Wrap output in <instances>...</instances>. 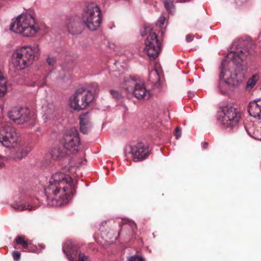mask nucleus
Segmentation results:
<instances>
[{"label": "nucleus", "mask_w": 261, "mask_h": 261, "mask_svg": "<svg viewBox=\"0 0 261 261\" xmlns=\"http://www.w3.org/2000/svg\"><path fill=\"white\" fill-rule=\"evenodd\" d=\"M245 44L242 41H240L239 44H233L236 50L227 54V59L231 60V63L226 60L222 63L218 88L222 94L227 92L229 86H239L245 81L247 66L244 60L249 55L248 47L242 46Z\"/></svg>", "instance_id": "1"}, {"label": "nucleus", "mask_w": 261, "mask_h": 261, "mask_svg": "<svg viewBox=\"0 0 261 261\" xmlns=\"http://www.w3.org/2000/svg\"><path fill=\"white\" fill-rule=\"evenodd\" d=\"M76 182L68 174L57 172L49 180L45 189L47 204L53 206H61L67 203L75 191Z\"/></svg>", "instance_id": "2"}, {"label": "nucleus", "mask_w": 261, "mask_h": 261, "mask_svg": "<svg viewBox=\"0 0 261 261\" xmlns=\"http://www.w3.org/2000/svg\"><path fill=\"white\" fill-rule=\"evenodd\" d=\"M40 55L39 45H25L15 50L12 54L13 65L17 70L32 65Z\"/></svg>", "instance_id": "3"}, {"label": "nucleus", "mask_w": 261, "mask_h": 261, "mask_svg": "<svg viewBox=\"0 0 261 261\" xmlns=\"http://www.w3.org/2000/svg\"><path fill=\"white\" fill-rule=\"evenodd\" d=\"M10 29L24 37H33L37 34L39 27L31 15L21 14L11 24Z\"/></svg>", "instance_id": "4"}, {"label": "nucleus", "mask_w": 261, "mask_h": 261, "mask_svg": "<svg viewBox=\"0 0 261 261\" xmlns=\"http://www.w3.org/2000/svg\"><path fill=\"white\" fill-rule=\"evenodd\" d=\"M97 91L81 88L76 90L69 97L68 105L71 109L81 111L87 109L93 102Z\"/></svg>", "instance_id": "5"}, {"label": "nucleus", "mask_w": 261, "mask_h": 261, "mask_svg": "<svg viewBox=\"0 0 261 261\" xmlns=\"http://www.w3.org/2000/svg\"><path fill=\"white\" fill-rule=\"evenodd\" d=\"M101 13L100 9L94 3L87 6L82 15V21L91 31L97 30L101 24Z\"/></svg>", "instance_id": "6"}, {"label": "nucleus", "mask_w": 261, "mask_h": 261, "mask_svg": "<svg viewBox=\"0 0 261 261\" xmlns=\"http://www.w3.org/2000/svg\"><path fill=\"white\" fill-rule=\"evenodd\" d=\"M124 88L126 91L133 94L138 99L148 100L151 96V93L147 90L142 81H136L128 79L125 81Z\"/></svg>", "instance_id": "7"}, {"label": "nucleus", "mask_w": 261, "mask_h": 261, "mask_svg": "<svg viewBox=\"0 0 261 261\" xmlns=\"http://www.w3.org/2000/svg\"><path fill=\"white\" fill-rule=\"evenodd\" d=\"M62 143L63 147L71 154H75L79 150L80 139L78 130L74 127L70 128L65 132Z\"/></svg>", "instance_id": "8"}, {"label": "nucleus", "mask_w": 261, "mask_h": 261, "mask_svg": "<svg viewBox=\"0 0 261 261\" xmlns=\"http://www.w3.org/2000/svg\"><path fill=\"white\" fill-rule=\"evenodd\" d=\"M0 142L7 147H14L18 142V136L14 127L5 125L0 128Z\"/></svg>", "instance_id": "9"}, {"label": "nucleus", "mask_w": 261, "mask_h": 261, "mask_svg": "<svg viewBox=\"0 0 261 261\" xmlns=\"http://www.w3.org/2000/svg\"><path fill=\"white\" fill-rule=\"evenodd\" d=\"M222 112L223 115L221 116V121L224 126L232 128L237 126L241 115L236 109L232 107H224Z\"/></svg>", "instance_id": "10"}, {"label": "nucleus", "mask_w": 261, "mask_h": 261, "mask_svg": "<svg viewBox=\"0 0 261 261\" xmlns=\"http://www.w3.org/2000/svg\"><path fill=\"white\" fill-rule=\"evenodd\" d=\"M161 50V44L159 42L157 35L155 33L149 32L145 40L144 52L150 60L155 59Z\"/></svg>", "instance_id": "11"}, {"label": "nucleus", "mask_w": 261, "mask_h": 261, "mask_svg": "<svg viewBox=\"0 0 261 261\" xmlns=\"http://www.w3.org/2000/svg\"><path fill=\"white\" fill-rule=\"evenodd\" d=\"M63 252L70 261H75L78 256L79 261H90L89 257L79 251L77 247L70 240L66 241L63 246Z\"/></svg>", "instance_id": "12"}, {"label": "nucleus", "mask_w": 261, "mask_h": 261, "mask_svg": "<svg viewBox=\"0 0 261 261\" xmlns=\"http://www.w3.org/2000/svg\"><path fill=\"white\" fill-rule=\"evenodd\" d=\"M30 110L25 107H14L8 112L9 118L17 124H22L28 121Z\"/></svg>", "instance_id": "13"}, {"label": "nucleus", "mask_w": 261, "mask_h": 261, "mask_svg": "<svg viewBox=\"0 0 261 261\" xmlns=\"http://www.w3.org/2000/svg\"><path fill=\"white\" fill-rule=\"evenodd\" d=\"M130 153L133 160L139 162L145 159L148 156L149 152L144 144L140 142L130 147Z\"/></svg>", "instance_id": "14"}, {"label": "nucleus", "mask_w": 261, "mask_h": 261, "mask_svg": "<svg viewBox=\"0 0 261 261\" xmlns=\"http://www.w3.org/2000/svg\"><path fill=\"white\" fill-rule=\"evenodd\" d=\"M11 150V155L9 159L15 160H20L26 156L30 151V148L27 146L18 145V143Z\"/></svg>", "instance_id": "15"}, {"label": "nucleus", "mask_w": 261, "mask_h": 261, "mask_svg": "<svg viewBox=\"0 0 261 261\" xmlns=\"http://www.w3.org/2000/svg\"><path fill=\"white\" fill-rule=\"evenodd\" d=\"M80 130L82 133L87 134L91 131L92 124L88 113H84L80 115Z\"/></svg>", "instance_id": "16"}, {"label": "nucleus", "mask_w": 261, "mask_h": 261, "mask_svg": "<svg viewBox=\"0 0 261 261\" xmlns=\"http://www.w3.org/2000/svg\"><path fill=\"white\" fill-rule=\"evenodd\" d=\"M248 112L251 116L259 120L261 119V99L250 102Z\"/></svg>", "instance_id": "17"}, {"label": "nucleus", "mask_w": 261, "mask_h": 261, "mask_svg": "<svg viewBox=\"0 0 261 261\" xmlns=\"http://www.w3.org/2000/svg\"><path fill=\"white\" fill-rule=\"evenodd\" d=\"M57 108L54 105H48L44 111V119L45 121L54 120L57 116Z\"/></svg>", "instance_id": "18"}, {"label": "nucleus", "mask_w": 261, "mask_h": 261, "mask_svg": "<svg viewBox=\"0 0 261 261\" xmlns=\"http://www.w3.org/2000/svg\"><path fill=\"white\" fill-rule=\"evenodd\" d=\"M12 206L14 210L18 211L29 210L32 211L37 208V206L33 205L28 202L24 203H15Z\"/></svg>", "instance_id": "19"}, {"label": "nucleus", "mask_w": 261, "mask_h": 261, "mask_svg": "<svg viewBox=\"0 0 261 261\" xmlns=\"http://www.w3.org/2000/svg\"><path fill=\"white\" fill-rule=\"evenodd\" d=\"M149 81L154 84L155 88H159L161 85L160 77L158 70L155 69L152 70L149 74Z\"/></svg>", "instance_id": "20"}, {"label": "nucleus", "mask_w": 261, "mask_h": 261, "mask_svg": "<svg viewBox=\"0 0 261 261\" xmlns=\"http://www.w3.org/2000/svg\"><path fill=\"white\" fill-rule=\"evenodd\" d=\"M66 154L70 155L66 150L60 147H55L51 152V155L54 160H57L60 157H63Z\"/></svg>", "instance_id": "21"}, {"label": "nucleus", "mask_w": 261, "mask_h": 261, "mask_svg": "<svg viewBox=\"0 0 261 261\" xmlns=\"http://www.w3.org/2000/svg\"><path fill=\"white\" fill-rule=\"evenodd\" d=\"M68 31L73 35L80 34L81 29L77 27V23L72 22L68 23L67 25Z\"/></svg>", "instance_id": "22"}, {"label": "nucleus", "mask_w": 261, "mask_h": 261, "mask_svg": "<svg viewBox=\"0 0 261 261\" xmlns=\"http://www.w3.org/2000/svg\"><path fill=\"white\" fill-rule=\"evenodd\" d=\"M6 81L0 71V96H3L7 91Z\"/></svg>", "instance_id": "23"}, {"label": "nucleus", "mask_w": 261, "mask_h": 261, "mask_svg": "<svg viewBox=\"0 0 261 261\" xmlns=\"http://www.w3.org/2000/svg\"><path fill=\"white\" fill-rule=\"evenodd\" d=\"M258 80L257 75H254L251 78L249 79L247 82L246 88L248 90L251 89L256 83Z\"/></svg>", "instance_id": "24"}, {"label": "nucleus", "mask_w": 261, "mask_h": 261, "mask_svg": "<svg viewBox=\"0 0 261 261\" xmlns=\"http://www.w3.org/2000/svg\"><path fill=\"white\" fill-rule=\"evenodd\" d=\"M16 242L17 244L21 245L23 248L26 249L28 247V243L27 241H24L22 237H17L16 239Z\"/></svg>", "instance_id": "25"}, {"label": "nucleus", "mask_w": 261, "mask_h": 261, "mask_svg": "<svg viewBox=\"0 0 261 261\" xmlns=\"http://www.w3.org/2000/svg\"><path fill=\"white\" fill-rule=\"evenodd\" d=\"M164 5L167 10L169 12H171L174 9L173 1L171 0H164Z\"/></svg>", "instance_id": "26"}, {"label": "nucleus", "mask_w": 261, "mask_h": 261, "mask_svg": "<svg viewBox=\"0 0 261 261\" xmlns=\"http://www.w3.org/2000/svg\"><path fill=\"white\" fill-rule=\"evenodd\" d=\"M128 261H144L143 258L139 255H133L128 258Z\"/></svg>", "instance_id": "27"}, {"label": "nucleus", "mask_w": 261, "mask_h": 261, "mask_svg": "<svg viewBox=\"0 0 261 261\" xmlns=\"http://www.w3.org/2000/svg\"><path fill=\"white\" fill-rule=\"evenodd\" d=\"M128 224L133 229H134L136 227V224L134 222H132L130 221H129V220H122V222H121V224Z\"/></svg>", "instance_id": "28"}, {"label": "nucleus", "mask_w": 261, "mask_h": 261, "mask_svg": "<svg viewBox=\"0 0 261 261\" xmlns=\"http://www.w3.org/2000/svg\"><path fill=\"white\" fill-rule=\"evenodd\" d=\"M13 257L15 261H18L20 257V253L19 251H14L12 253Z\"/></svg>", "instance_id": "29"}, {"label": "nucleus", "mask_w": 261, "mask_h": 261, "mask_svg": "<svg viewBox=\"0 0 261 261\" xmlns=\"http://www.w3.org/2000/svg\"><path fill=\"white\" fill-rule=\"evenodd\" d=\"M252 137L256 140L261 141V134L259 133L258 129L254 131Z\"/></svg>", "instance_id": "30"}, {"label": "nucleus", "mask_w": 261, "mask_h": 261, "mask_svg": "<svg viewBox=\"0 0 261 261\" xmlns=\"http://www.w3.org/2000/svg\"><path fill=\"white\" fill-rule=\"evenodd\" d=\"M46 61L49 65H53L55 63L56 60L55 57H49L47 58Z\"/></svg>", "instance_id": "31"}, {"label": "nucleus", "mask_w": 261, "mask_h": 261, "mask_svg": "<svg viewBox=\"0 0 261 261\" xmlns=\"http://www.w3.org/2000/svg\"><path fill=\"white\" fill-rule=\"evenodd\" d=\"M165 20V18L164 17L161 16L159 18L158 23L160 27H162L164 24Z\"/></svg>", "instance_id": "32"}, {"label": "nucleus", "mask_w": 261, "mask_h": 261, "mask_svg": "<svg viewBox=\"0 0 261 261\" xmlns=\"http://www.w3.org/2000/svg\"><path fill=\"white\" fill-rule=\"evenodd\" d=\"M181 135V130L179 127H177L175 132V135L176 136V139H178Z\"/></svg>", "instance_id": "33"}, {"label": "nucleus", "mask_w": 261, "mask_h": 261, "mask_svg": "<svg viewBox=\"0 0 261 261\" xmlns=\"http://www.w3.org/2000/svg\"><path fill=\"white\" fill-rule=\"evenodd\" d=\"M7 160H8V158L0 155V167L4 165Z\"/></svg>", "instance_id": "34"}, {"label": "nucleus", "mask_w": 261, "mask_h": 261, "mask_svg": "<svg viewBox=\"0 0 261 261\" xmlns=\"http://www.w3.org/2000/svg\"><path fill=\"white\" fill-rule=\"evenodd\" d=\"M110 92H111V94L114 97H116L117 98H119L120 97V94L118 92H117L116 91L111 90Z\"/></svg>", "instance_id": "35"}, {"label": "nucleus", "mask_w": 261, "mask_h": 261, "mask_svg": "<svg viewBox=\"0 0 261 261\" xmlns=\"http://www.w3.org/2000/svg\"><path fill=\"white\" fill-rule=\"evenodd\" d=\"M194 36L192 35H188L186 36V41L187 42H191L193 40Z\"/></svg>", "instance_id": "36"}, {"label": "nucleus", "mask_w": 261, "mask_h": 261, "mask_svg": "<svg viewBox=\"0 0 261 261\" xmlns=\"http://www.w3.org/2000/svg\"><path fill=\"white\" fill-rule=\"evenodd\" d=\"M207 146H208V143L206 142H204L202 143V147L204 149L206 148L207 147Z\"/></svg>", "instance_id": "37"}, {"label": "nucleus", "mask_w": 261, "mask_h": 261, "mask_svg": "<svg viewBox=\"0 0 261 261\" xmlns=\"http://www.w3.org/2000/svg\"><path fill=\"white\" fill-rule=\"evenodd\" d=\"M144 30H145V32L146 33H147V32H149L150 31L151 29L149 27H145Z\"/></svg>", "instance_id": "38"}, {"label": "nucleus", "mask_w": 261, "mask_h": 261, "mask_svg": "<svg viewBox=\"0 0 261 261\" xmlns=\"http://www.w3.org/2000/svg\"><path fill=\"white\" fill-rule=\"evenodd\" d=\"M69 170L70 171H71V172H73V171H74L72 170V167H70V168H69Z\"/></svg>", "instance_id": "39"}, {"label": "nucleus", "mask_w": 261, "mask_h": 261, "mask_svg": "<svg viewBox=\"0 0 261 261\" xmlns=\"http://www.w3.org/2000/svg\"><path fill=\"white\" fill-rule=\"evenodd\" d=\"M145 35H146V34L144 33L143 32L141 33V36H144Z\"/></svg>", "instance_id": "40"}, {"label": "nucleus", "mask_w": 261, "mask_h": 261, "mask_svg": "<svg viewBox=\"0 0 261 261\" xmlns=\"http://www.w3.org/2000/svg\"><path fill=\"white\" fill-rule=\"evenodd\" d=\"M94 86H95L96 88H97V85L96 84H95V85H94Z\"/></svg>", "instance_id": "41"}, {"label": "nucleus", "mask_w": 261, "mask_h": 261, "mask_svg": "<svg viewBox=\"0 0 261 261\" xmlns=\"http://www.w3.org/2000/svg\"><path fill=\"white\" fill-rule=\"evenodd\" d=\"M190 0H187V1H189Z\"/></svg>", "instance_id": "42"}]
</instances>
